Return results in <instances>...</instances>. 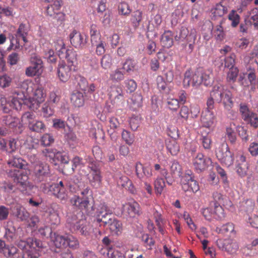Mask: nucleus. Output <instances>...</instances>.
<instances>
[{"instance_id":"nucleus-1","label":"nucleus","mask_w":258,"mask_h":258,"mask_svg":"<svg viewBox=\"0 0 258 258\" xmlns=\"http://www.w3.org/2000/svg\"><path fill=\"white\" fill-rule=\"evenodd\" d=\"M25 85L27 86L25 104L33 110L37 109L39 105L44 101L46 96L45 93L41 87L30 81L24 83L23 86Z\"/></svg>"},{"instance_id":"nucleus-2","label":"nucleus","mask_w":258,"mask_h":258,"mask_svg":"<svg viewBox=\"0 0 258 258\" xmlns=\"http://www.w3.org/2000/svg\"><path fill=\"white\" fill-rule=\"evenodd\" d=\"M27 96L23 92L15 93L12 96L6 98L3 95H1L0 108L6 113H10L12 109L20 110L22 105L25 103Z\"/></svg>"},{"instance_id":"nucleus-3","label":"nucleus","mask_w":258,"mask_h":258,"mask_svg":"<svg viewBox=\"0 0 258 258\" xmlns=\"http://www.w3.org/2000/svg\"><path fill=\"white\" fill-rule=\"evenodd\" d=\"M18 246L23 250L22 258H39L44 248L41 241L32 238H28L26 241H20Z\"/></svg>"},{"instance_id":"nucleus-4","label":"nucleus","mask_w":258,"mask_h":258,"mask_svg":"<svg viewBox=\"0 0 258 258\" xmlns=\"http://www.w3.org/2000/svg\"><path fill=\"white\" fill-rule=\"evenodd\" d=\"M212 95L215 98L217 102L223 103L225 109L229 110L233 107L232 93L230 91L225 89L223 86H215L212 91Z\"/></svg>"},{"instance_id":"nucleus-5","label":"nucleus","mask_w":258,"mask_h":258,"mask_svg":"<svg viewBox=\"0 0 258 258\" xmlns=\"http://www.w3.org/2000/svg\"><path fill=\"white\" fill-rule=\"evenodd\" d=\"M7 172L9 176L13 178L15 182L21 186V190L24 194H30V191L34 186L28 181L27 173L23 172L19 173V170L16 169L9 170Z\"/></svg>"},{"instance_id":"nucleus-6","label":"nucleus","mask_w":258,"mask_h":258,"mask_svg":"<svg viewBox=\"0 0 258 258\" xmlns=\"http://www.w3.org/2000/svg\"><path fill=\"white\" fill-rule=\"evenodd\" d=\"M181 185L185 192L197 193L200 190L198 182L195 179L191 171H188L181 178Z\"/></svg>"},{"instance_id":"nucleus-7","label":"nucleus","mask_w":258,"mask_h":258,"mask_svg":"<svg viewBox=\"0 0 258 258\" xmlns=\"http://www.w3.org/2000/svg\"><path fill=\"white\" fill-rule=\"evenodd\" d=\"M31 66L27 67L25 71V74L28 77L40 76L43 71V62L39 56L34 55L30 58Z\"/></svg>"},{"instance_id":"nucleus-8","label":"nucleus","mask_w":258,"mask_h":258,"mask_svg":"<svg viewBox=\"0 0 258 258\" xmlns=\"http://www.w3.org/2000/svg\"><path fill=\"white\" fill-rule=\"evenodd\" d=\"M216 156L221 163L227 166L231 165L234 161L233 155L227 144H223L216 151Z\"/></svg>"},{"instance_id":"nucleus-9","label":"nucleus","mask_w":258,"mask_h":258,"mask_svg":"<svg viewBox=\"0 0 258 258\" xmlns=\"http://www.w3.org/2000/svg\"><path fill=\"white\" fill-rule=\"evenodd\" d=\"M201 77V71H198L195 72H191L189 70L186 71L184 74L183 80V87L187 88L190 85L196 87L199 86L202 84Z\"/></svg>"},{"instance_id":"nucleus-10","label":"nucleus","mask_w":258,"mask_h":258,"mask_svg":"<svg viewBox=\"0 0 258 258\" xmlns=\"http://www.w3.org/2000/svg\"><path fill=\"white\" fill-rule=\"evenodd\" d=\"M89 173H85V175L88 176L90 184L95 187L100 186L102 182V176L100 170L95 166H89L87 168Z\"/></svg>"},{"instance_id":"nucleus-11","label":"nucleus","mask_w":258,"mask_h":258,"mask_svg":"<svg viewBox=\"0 0 258 258\" xmlns=\"http://www.w3.org/2000/svg\"><path fill=\"white\" fill-rule=\"evenodd\" d=\"M240 111L245 122L254 128L258 127V117L256 114L250 111L245 105H240Z\"/></svg>"},{"instance_id":"nucleus-12","label":"nucleus","mask_w":258,"mask_h":258,"mask_svg":"<svg viewBox=\"0 0 258 258\" xmlns=\"http://www.w3.org/2000/svg\"><path fill=\"white\" fill-rule=\"evenodd\" d=\"M29 160L33 164V172L37 177L39 178L49 173L48 166L41 162L35 156H30Z\"/></svg>"},{"instance_id":"nucleus-13","label":"nucleus","mask_w":258,"mask_h":258,"mask_svg":"<svg viewBox=\"0 0 258 258\" xmlns=\"http://www.w3.org/2000/svg\"><path fill=\"white\" fill-rule=\"evenodd\" d=\"M75 70L73 65H68L62 62L59 63L57 68V75L59 79L63 82L68 81L71 77L72 71Z\"/></svg>"},{"instance_id":"nucleus-14","label":"nucleus","mask_w":258,"mask_h":258,"mask_svg":"<svg viewBox=\"0 0 258 258\" xmlns=\"http://www.w3.org/2000/svg\"><path fill=\"white\" fill-rule=\"evenodd\" d=\"M123 213L126 218L136 217L140 214V206L135 201H131L123 205Z\"/></svg>"},{"instance_id":"nucleus-15","label":"nucleus","mask_w":258,"mask_h":258,"mask_svg":"<svg viewBox=\"0 0 258 258\" xmlns=\"http://www.w3.org/2000/svg\"><path fill=\"white\" fill-rule=\"evenodd\" d=\"M211 163V160L209 158H206L202 153H198L193 160V165L198 171L205 170L208 166Z\"/></svg>"},{"instance_id":"nucleus-16","label":"nucleus","mask_w":258,"mask_h":258,"mask_svg":"<svg viewBox=\"0 0 258 258\" xmlns=\"http://www.w3.org/2000/svg\"><path fill=\"white\" fill-rule=\"evenodd\" d=\"M216 118L214 111L204 110L201 114V121L204 127L211 128L216 122Z\"/></svg>"},{"instance_id":"nucleus-17","label":"nucleus","mask_w":258,"mask_h":258,"mask_svg":"<svg viewBox=\"0 0 258 258\" xmlns=\"http://www.w3.org/2000/svg\"><path fill=\"white\" fill-rule=\"evenodd\" d=\"M110 97L112 98L113 104L119 105L122 104L123 101V92L122 88L119 86H116L110 88L109 93Z\"/></svg>"},{"instance_id":"nucleus-18","label":"nucleus","mask_w":258,"mask_h":258,"mask_svg":"<svg viewBox=\"0 0 258 258\" xmlns=\"http://www.w3.org/2000/svg\"><path fill=\"white\" fill-rule=\"evenodd\" d=\"M70 42L76 48H82L86 44V38L79 32L73 31L70 35Z\"/></svg>"},{"instance_id":"nucleus-19","label":"nucleus","mask_w":258,"mask_h":258,"mask_svg":"<svg viewBox=\"0 0 258 258\" xmlns=\"http://www.w3.org/2000/svg\"><path fill=\"white\" fill-rule=\"evenodd\" d=\"M60 8V2L58 0H54V3L50 4L46 8V14L52 17L56 18L57 16L62 17V14L59 12Z\"/></svg>"},{"instance_id":"nucleus-20","label":"nucleus","mask_w":258,"mask_h":258,"mask_svg":"<svg viewBox=\"0 0 258 258\" xmlns=\"http://www.w3.org/2000/svg\"><path fill=\"white\" fill-rule=\"evenodd\" d=\"M173 36L171 31H165L161 35L160 41L162 45L166 48H170L173 44Z\"/></svg>"},{"instance_id":"nucleus-21","label":"nucleus","mask_w":258,"mask_h":258,"mask_svg":"<svg viewBox=\"0 0 258 258\" xmlns=\"http://www.w3.org/2000/svg\"><path fill=\"white\" fill-rule=\"evenodd\" d=\"M68 239L67 235H61L58 234L54 233L53 243L55 247L57 248L63 250L67 248V243Z\"/></svg>"},{"instance_id":"nucleus-22","label":"nucleus","mask_w":258,"mask_h":258,"mask_svg":"<svg viewBox=\"0 0 258 258\" xmlns=\"http://www.w3.org/2000/svg\"><path fill=\"white\" fill-rule=\"evenodd\" d=\"M117 184L118 186L124 187L132 193L134 192L135 191L132 182L126 176L122 175L120 176L119 179L117 180Z\"/></svg>"},{"instance_id":"nucleus-23","label":"nucleus","mask_w":258,"mask_h":258,"mask_svg":"<svg viewBox=\"0 0 258 258\" xmlns=\"http://www.w3.org/2000/svg\"><path fill=\"white\" fill-rule=\"evenodd\" d=\"M166 149L172 156H176L180 151L179 145L174 139L170 140L167 142Z\"/></svg>"},{"instance_id":"nucleus-24","label":"nucleus","mask_w":258,"mask_h":258,"mask_svg":"<svg viewBox=\"0 0 258 258\" xmlns=\"http://www.w3.org/2000/svg\"><path fill=\"white\" fill-rule=\"evenodd\" d=\"M122 69L127 74H131L138 70L137 63L136 61L127 58L122 64Z\"/></svg>"},{"instance_id":"nucleus-25","label":"nucleus","mask_w":258,"mask_h":258,"mask_svg":"<svg viewBox=\"0 0 258 258\" xmlns=\"http://www.w3.org/2000/svg\"><path fill=\"white\" fill-rule=\"evenodd\" d=\"M136 173L139 178H142L143 175L147 177H150L153 175L152 169L149 166H143L141 164L137 165Z\"/></svg>"},{"instance_id":"nucleus-26","label":"nucleus","mask_w":258,"mask_h":258,"mask_svg":"<svg viewBox=\"0 0 258 258\" xmlns=\"http://www.w3.org/2000/svg\"><path fill=\"white\" fill-rule=\"evenodd\" d=\"M18 251V249L16 246L13 245L6 246L5 245L2 253L7 257L18 258L19 254Z\"/></svg>"},{"instance_id":"nucleus-27","label":"nucleus","mask_w":258,"mask_h":258,"mask_svg":"<svg viewBox=\"0 0 258 258\" xmlns=\"http://www.w3.org/2000/svg\"><path fill=\"white\" fill-rule=\"evenodd\" d=\"M8 165L9 167L24 168L27 165V162L21 158L13 157L8 160Z\"/></svg>"},{"instance_id":"nucleus-28","label":"nucleus","mask_w":258,"mask_h":258,"mask_svg":"<svg viewBox=\"0 0 258 258\" xmlns=\"http://www.w3.org/2000/svg\"><path fill=\"white\" fill-rule=\"evenodd\" d=\"M44 58L49 63H55L56 61V56L54 54L53 49L49 45L46 48L44 47Z\"/></svg>"},{"instance_id":"nucleus-29","label":"nucleus","mask_w":258,"mask_h":258,"mask_svg":"<svg viewBox=\"0 0 258 258\" xmlns=\"http://www.w3.org/2000/svg\"><path fill=\"white\" fill-rule=\"evenodd\" d=\"M44 153L46 157L50 158L55 157L60 161L62 163L68 164L69 163V158L67 155H62L60 153H57L55 154L53 152H50L48 149H46Z\"/></svg>"},{"instance_id":"nucleus-30","label":"nucleus","mask_w":258,"mask_h":258,"mask_svg":"<svg viewBox=\"0 0 258 258\" xmlns=\"http://www.w3.org/2000/svg\"><path fill=\"white\" fill-rule=\"evenodd\" d=\"M71 101L76 107L82 106L84 104V99L82 93L78 92L73 94L71 96Z\"/></svg>"},{"instance_id":"nucleus-31","label":"nucleus","mask_w":258,"mask_h":258,"mask_svg":"<svg viewBox=\"0 0 258 258\" xmlns=\"http://www.w3.org/2000/svg\"><path fill=\"white\" fill-rule=\"evenodd\" d=\"M245 62L248 63H255L258 62V47H255L252 50L244 57Z\"/></svg>"},{"instance_id":"nucleus-32","label":"nucleus","mask_w":258,"mask_h":258,"mask_svg":"<svg viewBox=\"0 0 258 258\" xmlns=\"http://www.w3.org/2000/svg\"><path fill=\"white\" fill-rule=\"evenodd\" d=\"M202 83L205 86L211 85L213 82V75L210 70L201 71Z\"/></svg>"},{"instance_id":"nucleus-33","label":"nucleus","mask_w":258,"mask_h":258,"mask_svg":"<svg viewBox=\"0 0 258 258\" xmlns=\"http://www.w3.org/2000/svg\"><path fill=\"white\" fill-rule=\"evenodd\" d=\"M228 9L226 7L223 6L220 4H217L212 10V13L215 17H222L226 14Z\"/></svg>"},{"instance_id":"nucleus-34","label":"nucleus","mask_w":258,"mask_h":258,"mask_svg":"<svg viewBox=\"0 0 258 258\" xmlns=\"http://www.w3.org/2000/svg\"><path fill=\"white\" fill-rule=\"evenodd\" d=\"M124 73L120 68H117L110 74V79L113 82H119L124 79Z\"/></svg>"},{"instance_id":"nucleus-35","label":"nucleus","mask_w":258,"mask_h":258,"mask_svg":"<svg viewBox=\"0 0 258 258\" xmlns=\"http://www.w3.org/2000/svg\"><path fill=\"white\" fill-rule=\"evenodd\" d=\"M64 58H66L68 65H73L77 61V53L73 49H68L67 51L64 53Z\"/></svg>"},{"instance_id":"nucleus-36","label":"nucleus","mask_w":258,"mask_h":258,"mask_svg":"<svg viewBox=\"0 0 258 258\" xmlns=\"http://www.w3.org/2000/svg\"><path fill=\"white\" fill-rule=\"evenodd\" d=\"M165 187L164 179L163 178L157 177L154 181V188L156 194L161 195Z\"/></svg>"},{"instance_id":"nucleus-37","label":"nucleus","mask_w":258,"mask_h":258,"mask_svg":"<svg viewBox=\"0 0 258 258\" xmlns=\"http://www.w3.org/2000/svg\"><path fill=\"white\" fill-rule=\"evenodd\" d=\"M249 168V165L247 163H237L236 170L237 174L241 177L245 176Z\"/></svg>"},{"instance_id":"nucleus-38","label":"nucleus","mask_w":258,"mask_h":258,"mask_svg":"<svg viewBox=\"0 0 258 258\" xmlns=\"http://www.w3.org/2000/svg\"><path fill=\"white\" fill-rule=\"evenodd\" d=\"M214 36L216 40L219 41H223L225 39L226 34L222 26V23L216 27Z\"/></svg>"},{"instance_id":"nucleus-39","label":"nucleus","mask_w":258,"mask_h":258,"mask_svg":"<svg viewBox=\"0 0 258 258\" xmlns=\"http://www.w3.org/2000/svg\"><path fill=\"white\" fill-rule=\"evenodd\" d=\"M226 138L232 144L234 143L236 140L235 127L230 125L226 130Z\"/></svg>"},{"instance_id":"nucleus-40","label":"nucleus","mask_w":258,"mask_h":258,"mask_svg":"<svg viewBox=\"0 0 258 258\" xmlns=\"http://www.w3.org/2000/svg\"><path fill=\"white\" fill-rule=\"evenodd\" d=\"M12 82V78L7 74L0 76V88L5 89L9 87Z\"/></svg>"},{"instance_id":"nucleus-41","label":"nucleus","mask_w":258,"mask_h":258,"mask_svg":"<svg viewBox=\"0 0 258 258\" xmlns=\"http://www.w3.org/2000/svg\"><path fill=\"white\" fill-rule=\"evenodd\" d=\"M19 146L18 141L16 139H11L8 143H6V149H4V150L9 153L13 152L19 148Z\"/></svg>"},{"instance_id":"nucleus-42","label":"nucleus","mask_w":258,"mask_h":258,"mask_svg":"<svg viewBox=\"0 0 258 258\" xmlns=\"http://www.w3.org/2000/svg\"><path fill=\"white\" fill-rule=\"evenodd\" d=\"M53 194L55 197L61 200H66L67 197V194L64 188L54 186L53 188Z\"/></svg>"},{"instance_id":"nucleus-43","label":"nucleus","mask_w":258,"mask_h":258,"mask_svg":"<svg viewBox=\"0 0 258 258\" xmlns=\"http://www.w3.org/2000/svg\"><path fill=\"white\" fill-rule=\"evenodd\" d=\"M228 19L231 21V26L236 27L240 21V16L237 14L235 10H232L228 15Z\"/></svg>"},{"instance_id":"nucleus-44","label":"nucleus","mask_w":258,"mask_h":258,"mask_svg":"<svg viewBox=\"0 0 258 258\" xmlns=\"http://www.w3.org/2000/svg\"><path fill=\"white\" fill-rule=\"evenodd\" d=\"M101 214H102V218L101 219H98V221L102 222L104 225H108V226H119L120 223L119 221L116 220L114 218H112L110 217L108 218L107 221L105 220L106 217L104 214H103V212H101Z\"/></svg>"},{"instance_id":"nucleus-45","label":"nucleus","mask_w":258,"mask_h":258,"mask_svg":"<svg viewBox=\"0 0 258 258\" xmlns=\"http://www.w3.org/2000/svg\"><path fill=\"white\" fill-rule=\"evenodd\" d=\"M213 212L214 219L221 220L224 217V210L219 205L215 204Z\"/></svg>"},{"instance_id":"nucleus-46","label":"nucleus","mask_w":258,"mask_h":258,"mask_svg":"<svg viewBox=\"0 0 258 258\" xmlns=\"http://www.w3.org/2000/svg\"><path fill=\"white\" fill-rule=\"evenodd\" d=\"M79 246V242L78 239L71 235H68L67 248L69 247L73 249H77Z\"/></svg>"},{"instance_id":"nucleus-47","label":"nucleus","mask_w":258,"mask_h":258,"mask_svg":"<svg viewBox=\"0 0 258 258\" xmlns=\"http://www.w3.org/2000/svg\"><path fill=\"white\" fill-rule=\"evenodd\" d=\"M121 136L122 139L124 141V142L128 145H132L134 142V136L133 134H131L130 132L123 130Z\"/></svg>"},{"instance_id":"nucleus-48","label":"nucleus","mask_w":258,"mask_h":258,"mask_svg":"<svg viewBox=\"0 0 258 258\" xmlns=\"http://www.w3.org/2000/svg\"><path fill=\"white\" fill-rule=\"evenodd\" d=\"M35 117L33 112H27L22 115L21 117L22 121L23 123L28 124V126H29L34 121Z\"/></svg>"},{"instance_id":"nucleus-49","label":"nucleus","mask_w":258,"mask_h":258,"mask_svg":"<svg viewBox=\"0 0 258 258\" xmlns=\"http://www.w3.org/2000/svg\"><path fill=\"white\" fill-rule=\"evenodd\" d=\"M239 70L236 67H232L230 68L227 73V80L228 82H234L238 76Z\"/></svg>"},{"instance_id":"nucleus-50","label":"nucleus","mask_w":258,"mask_h":258,"mask_svg":"<svg viewBox=\"0 0 258 258\" xmlns=\"http://www.w3.org/2000/svg\"><path fill=\"white\" fill-rule=\"evenodd\" d=\"M142 239L144 246L148 249H151L152 246L155 244L154 240L147 234H143Z\"/></svg>"},{"instance_id":"nucleus-51","label":"nucleus","mask_w":258,"mask_h":258,"mask_svg":"<svg viewBox=\"0 0 258 258\" xmlns=\"http://www.w3.org/2000/svg\"><path fill=\"white\" fill-rule=\"evenodd\" d=\"M16 210V215L17 217L20 220H26L29 217L28 212L22 206H17Z\"/></svg>"},{"instance_id":"nucleus-52","label":"nucleus","mask_w":258,"mask_h":258,"mask_svg":"<svg viewBox=\"0 0 258 258\" xmlns=\"http://www.w3.org/2000/svg\"><path fill=\"white\" fill-rule=\"evenodd\" d=\"M53 105L45 103L42 107V111L44 117H48L53 113Z\"/></svg>"},{"instance_id":"nucleus-53","label":"nucleus","mask_w":258,"mask_h":258,"mask_svg":"<svg viewBox=\"0 0 258 258\" xmlns=\"http://www.w3.org/2000/svg\"><path fill=\"white\" fill-rule=\"evenodd\" d=\"M44 124L42 121L34 120L29 126V128L35 132H41L44 128Z\"/></svg>"},{"instance_id":"nucleus-54","label":"nucleus","mask_w":258,"mask_h":258,"mask_svg":"<svg viewBox=\"0 0 258 258\" xmlns=\"http://www.w3.org/2000/svg\"><path fill=\"white\" fill-rule=\"evenodd\" d=\"M101 64L104 69L110 68L112 65V57L108 54L104 55L101 59Z\"/></svg>"},{"instance_id":"nucleus-55","label":"nucleus","mask_w":258,"mask_h":258,"mask_svg":"<svg viewBox=\"0 0 258 258\" xmlns=\"http://www.w3.org/2000/svg\"><path fill=\"white\" fill-rule=\"evenodd\" d=\"M107 255L109 258H125L123 253L118 250L113 249L112 247L109 248Z\"/></svg>"},{"instance_id":"nucleus-56","label":"nucleus","mask_w":258,"mask_h":258,"mask_svg":"<svg viewBox=\"0 0 258 258\" xmlns=\"http://www.w3.org/2000/svg\"><path fill=\"white\" fill-rule=\"evenodd\" d=\"M170 170L172 174L178 176H181V167L176 161H173L170 166Z\"/></svg>"},{"instance_id":"nucleus-57","label":"nucleus","mask_w":258,"mask_h":258,"mask_svg":"<svg viewBox=\"0 0 258 258\" xmlns=\"http://www.w3.org/2000/svg\"><path fill=\"white\" fill-rule=\"evenodd\" d=\"M72 163V167L70 170L67 171L66 168H64V171L66 172L67 174H70L75 171V168L81 164L82 159L80 158L79 157L76 156L73 159Z\"/></svg>"},{"instance_id":"nucleus-58","label":"nucleus","mask_w":258,"mask_h":258,"mask_svg":"<svg viewBox=\"0 0 258 258\" xmlns=\"http://www.w3.org/2000/svg\"><path fill=\"white\" fill-rule=\"evenodd\" d=\"M91 199H81L79 202L78 207L82 211H84L86 213H88L90 206V201Z\"/></svg>"},{"instance_id":"nucleus-59","label":"nucleus","mask_w":258,"mask_h":258,"mask_svg":"<svg viewBox=\"0 0 258 258\" xmlns=\"http://www.w3.org/2000/svg\"><path fill=\"white\" fill-rule=\"evenodd\" d=\"M157 86L158 89L166 93H169V91L167 88L166 83L163 80V78L161 76H158L157 78Z\"/></svg>"},{"instance_id":"nucleus-60","label":"nucleus","mask_w":258,"mask_h":258,"mask_svg":"<svg viewBox=\"0 0 258 258\" xmlns=\"http://www.w3.org/2000/svg\"><path fill=\"white\" fill-rule=\"evenodd\" d=\"M118 11L120 14L124 15H128L131 12L128 4L125 2L121 3L119 5Z\"/></svg>"},{"instance_id":"nucleus-61","label":"nucleus","mask_w":258,"mask_h":258,"mask_svg":"<svg viewBox=\"0 0 258 258\" xmlns=\"http://www.w3.org/2000/svg\"><path fill=\"white\" fill-rule=\"evenodd\" d=\"M28 31V27L25 24H21L17 31L16 36L20 37L24 35H27Z\"/></svg>"},{"instance_id":"nucleus-62","label":"nucleus","mask_w":258,"mask_h":258,"mask_svg":"<svg viewBox=\"0 0 258 258\" xmlns=\"http://www.w3.org/2000/svg\"><path fill=\"white\" fill-rule=\"evenodd\" d=\"M201 143L205 149H209L211 146V139L208 136H202L201 139Z\"/></svg>"},{"instance_id":"nucleus-63","label":"nucleus","mask_w":258,"mask_h":258,"mask_svg":"<svg viewBox=\"0 0 258 258\" xmlns=\"http://www.w3.org/2000/svg\"><path fill=\"white\" fill-rule=\"evenodd\" d=\"M235 57L236 56L234 54H231L230 56L227 57L225 59V67L229 68L234 67Z\"/></svg>"},{"instance_id":"nucleus-64","label":"nucleus","mask_w":258,"mask_h":258,"mask_svg":"<svg viewBox=\"0 0 258 258\" xmlns=\"http://www.w3.org/2000/svg\"><path fill=\"white\" fill-rule=\"evenodd\" d=\"M248 151L252 156L258 155V144L255 142L251 143L248 147Z\"/></svg>"}]
</instances>
